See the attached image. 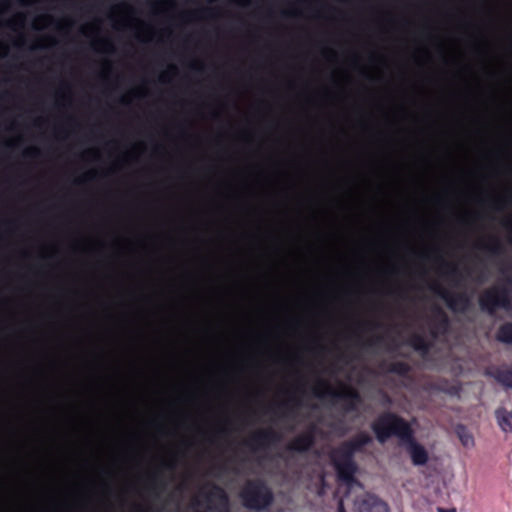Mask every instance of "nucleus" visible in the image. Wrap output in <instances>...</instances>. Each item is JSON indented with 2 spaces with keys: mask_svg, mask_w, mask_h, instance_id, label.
Here are the masks:
<instances>
[{
  "mask_svg": "<svg viewBox=\"0 0 512 512\" xmlns=\"http://www.w3.org/2000/svg\"><path fill=\"white\" fill-rule=\"evenodd\" d=\"M193 505H195V506H201V505H202V503H201L198 499H194V501H193Z\"/></svg>",
  "mask_w": 512,
  "mask_h": 512,
  "instance_id": "nucleus-28",
  "label": "nucleus"
},
{
  "mask_svg": "<svg viewBox=\"0 0 512 512\" xmlns=\"http://www.w3.org/2000/svg\"><path fill=\"white\" fill-rule=\"evenodd\" d=\"M408 345L411 346L415 351L426 354L429 352L431 348V344L427 339L421 334H412L408 341Z\"/></svg>",
  "mask_w": 512,
  "mask_h": 512,
  "instance_id": "nucleus-15",
  "label": "nucleus"
},
{
  "mask_svg": "<svg viewBox=\"0 0 512 512\" xmlns=\"http://www.w3.org/2000/svg\"><path fill=\"white\" fill-rule=\"evenodd\" d=\"M301 406V401L296 396H291L282 403H280L277 406V410H274V413L276 414L278 411H281L279 414V417L284 418L287 416L286 412L292 413L294 408H298Z\"/></svg>",
  "mask_w": 512,
  "mask_h": 512,
  "instance_id": "nucleus-17",
  "label": "nucleus"
},
{
  "mask_svg": "<svg viewBox=\"0 0 512 512\" xmlns=\"http://www.w3.org/2000/svg\"><path fill=\"white\" fill-rule=\"evenodd\" d=\"M165 482L163 480L162 474L160 472L155 473L150 482V488L155 493V495H158L159 492L163 491L165 489Z\"/></svg>",
  "mask_w": 512,
  "mask_h": 512,
  "instance_id": "nucleus-20",
  "label": "nucleus"
},
{
  "mask_svg": "<svg viewBox=\"0 0 512 512\" xmlns=\"http://www.w3.org/2000/svg\"><path fill=\"white\" fill-rule=\"evenodd\" d=\"M314 394L317 397H322L324 394H327L332 396L336 401L343 402V410L346 413L358 411L359 406L362 404V397L356 389L344 387L342 390L336 391L324 381H320L314 388Z\"/></svg>",
  "mask_w": 512,
  "mask_h": 512,
  "instance_id": "nucleus-5",
  "label": "nucleus"
},
{
  "mask_svg": "<svg viewBox=\"0 0 512 512\" xmlns=\"http://www.w3.org/2000/svg\"><path fill=\"white\" fill-rule=\"evenodd\" d=\"M39 154V150L35 147L29 148L24 152L25 157H35Z\"/></svg>",
  "mask_w": 512,
  "mask_h": 512,
  "instance_id": "nucleus-23",
  "label": "nucleus"
},
{
  "mask_svg": "<svg viewBox=\"0 0 512 512\" xmlns=\"http://www.w3.org/2000/svg\"><path fill=\"white\" fill-rule=\"evenodd\" d=\"M356 512H389L385 502L374 495H367L357 502Z\"/></svg>",
  "mask_w": 512,
  "mask_h": 512,
  "instance_id": "nucleus-11",
  "label": "nucleus"
},
{
  "mask_svg": "<svg viewBox=\"0 0 512 512\" xmlns=\"http://www.w3.org/2000/svg\"><path fill=\"white\" fill-rule=\"evenodd\" d=\"M370 428L381 444L396 437L400 446L405 447L409 452L414 465L420 466L427 463V451L416 441L412 426L402 416L392 411H384L372 421Z\"/></svg>",
  "mask_w": 512,
  "mask_h": 512,
  "instance_id": "nucleus-1",
  "label": "nucleus"
},
{
  "mask_svg": "<svg viewBox=\"0 0 512 512\" xmlns=\"http://www.w3.org/2000/svg\"><path fill=\"white\" fill-rule=\"evenodd\" d=\"M443 265L449 268L448 271H447V275L451 279H455V278L460 276V272H459L458 268L455 265H449L446 262H443Z\"/></svg>",
  "mask_w": 512,
  "mask_h": 512,
  "instance_id": "nucleus-22",
  "label": "nucleus"
},
{
  "mask_svg": "<svg viewBox=\"0 0 512 512\" xmlns=\"http://www.w3.org/2000/svg\"><path fill=\"white\" fill-rule=\"evenodd\" d=\"M242 505L251 511L267 510L274 502L271 487L261 478L247 479L239 492Z\"/></svg>",
  "mask_w": 512,
  "mask_h": 512,
  "instance_id": "nucleus-3",
  "label": "nucleus"
},
{
  "mask_svg": "<svg viewBox=\"0 0 512 512\" xmlns=\"http://www.w3.org/2000/svg\"><path fill=\"white\" fill-rule=\"evenodd\" d=\"M197 68H199V67L198 66H194V65L192 66V69H197Z\"/></svg>",
  "mask_w": 512,
  "mask_h": 512,
  "instance_id": "nucleus-31",
  "label": "nucleus"
},
{
  "mask_svg": "<svg viewBox=\"0 0 512 512\" xmlns=\"http://www.w3.org/2000/svg\"><path fill=\"white\" fill-rule=\"evenodd\" d=\"M281 440V434L272 428L259 429L244 441V445L251 451H260L270 448Z\"/></svg>",
  "mask_w": 512,
  "mask_h": 512,
  "instance_id": "nucleus-7",
  "label": "nucleus"
},
{
  "mask_svg": "<svg viewBox=\"0 0 512 512\" xmlns=\"http://www.w3.org/2000/svg\"><path fill=\"white\" fill-rule=\"evenodd\" d=\"M479 248L495 257L500 256L503 253V246L497 239H494L491 245H480Z\"/></svg>",
  "mask_w": 512,
  "mask_h": 512,
  "instance_id": "nucleus-21",
  "label": "nucleus"
},
{
  "mask_svg": "<svg viewBox=\"0 0 512 512\" xmlns=\"http://www.w3.org/2000/svg\"><path fill=\"white\" fill-rule=\"evenodd\" d=\"M382 338L378 337L376 340H371L367 342V345L371 346L374 345L376 342H379Z\"/></svg>",
  "mask_w": 512,
  "mask_h": 512,
  "instance_id": "nucleus-25",
  "label": "nucleus"
},
{
  "mask_svg": "<svg viewBox=\"0 0 512 512\" xmlns=\"http://www.w3.org/2000/svg\"><path fill=\"white\" fill-rule=\"evenodd\" d=\"M315 444V427L312 426L305 432L297 435L286 446L290 452L305 453L308 452Z\"/></svg>",
  "mask_w": 512,
  "mask_h": 512,
  "instance_id": "nucleus-9",
  "label": "nucleus"
},
{
  "mask_svg": "<svg viewBox=\"0 0 512 512\" xmlns=\"http://www.w3.org/2000/svg\"><path fill=\"white\" fill-rule=\"evenodd\" d=\"M343 443L352 453H362L365 451L366 446L373 443V437L366 431H359Z\"/></svg>",
  "mask_w": 512,
  "mask_h": 512,
  "instance_id": "nucleus-12",
  "label": "nucleus"
},
{
  "mask_svg": "<svg viewBox=\"0 0 512 512\" xmlns=\"http://www.w3.org/2000/svg\"><path fill=\"white\" fill-rule=\"evenodd\" d=\"M337 511H338V512H346L342 501H340V502L338 503Z\"/></svg>",
  "mask_w": 512,
  "mask_h": 512,
  "instance_id": "nucleus-24",
  "label": "nucleus"
},
{
  "mask_svg": "<svg viewBox=\"0 0 512 512\" xmlns=\"http://www.w3.org/2000/svg\"><path fill=\"white\" fill-rule=\"evenodd\" d=\"M208 12H211V10L204 9L201 11V13H208Z\"/></svg>",
  "mask_w": 512,
  "mask_h": 512,
  "instance_id": "nucleus-30",
  "label": "nucleus"
},
{
  "mask_svg": "<svg viewBox=\"0 0 512 512\" xmlns=\"http://www.w3.org/2000/svg\"><path fill=\"white\" fill-rule=\"evenodd\" d=\"M387 371L389 373L404 377L409 374V372L411 371V367L406 362L395 361V362H391L388 365Z\"/></svg>",
  "mask_w": 512,
  "mask_h": 512,
  "instance_id": "nucleus-19",
  "label": "nucleus"
},
{
  "mask_svg": "<svg viewBox=\"0 0 512 512\" xmlns=\"http://www.w3.org/2000/svg\"><path fill=\"white\" fill-rule=\"evenodd\" d=\"M431 288L454 312H464L470 306V299L466 293H451L439 284H434Z\"/></svg>",
  "mask_w": 512,
  "mask_h": 512,
  "instance_id": "nucleus-8",
  "label": "nucleus"
},
{
  "mask_svg": "<svg viewBox=\"0 0 512 512\" xmlns=\"http://www.w3.org/2000/svg\"><path fill=\"white\" fill-rule=\"evenodd\" d=\"M164 467L167 468V469H173L175 467V464L173 462L167 463V464L164 465Z\"/></svg>",
  "mask_w": 512,
  "mask_h": 512,
  "instance_id": "nucleus-26",
  "label": "nucleus"
},
{
  "mask_svg": "<svg viewBox=\"0 0 512 512\" xmlns=\"http://www.w3.org/2000/svg\"><path fill=\"white\" fill-rule=\"evenodd\" d=\"M200 494L207 502L205 510H196L194 512H229L228 496L223 488L215 483L206 484Z\"/></svg>",
  "mask_w": 512,
  "mask_h": 512,
  "instance_id": "nucleus-6",
  "label": "nucleus"
},
{
  "mask_svg": "<svg viewBox=\"0 0 512 512\" xmlns=\"http://www.w3.org/2000/svg\"><path fill=\"white\" fill-rule=\"evenodd\" d=\"M496 339L504 344H512V323L506 322L499 326Z\"/></svg>",
  "mask_w": 512,
  "mask_h": 512,
  "instance_id": "nucleus-18",
  "label": "nucleus"
},
{
  "mask_svg": "<svg viewBox=\"0 0 512 512\" xmlns=\"http://www.w3.org/2000/svg\"><path fill=\"white\" fill-rule=\"evenodd\" d=\"M455 433H456L459 441L465 448L474 447V445H475L474 437L465 425L458 424L455 427Z\"/></svg>",
  "mask_w": 512,
  "mask_h": 512,
  "instance_id": "nucleus-16",
  "label": "nucleus"
},
{
  "mask_svg": "<svg viewBox=\"0 0 512 512\" xmlns=\"http://www.w3.org/2000/svg\"><path fill=\"white\" fill-rule=\"evenodd\" d=\"M355 454L348 449L344 443L334 448L330 453L331 463L340 481L350 484L354 481L357 471V464L354 460Z\"/></svg>",
  "mask_w": 512,
  "mask_h": 512,
  "instance_id": "nucleus-4",
  "label": "nucleus"
},
{
  "mask_svg": "<svg viewBox=\"0 0 512 512\" xmlns=\"http://www.w3.org/2000/svg\"><path fill=\"white\" fill-rule=\"evenodd\" d=\"M486 375L493 377L498 383L506 388H512V365L495 367L486 372Z\"/></svg>",
  "mask_w": 512,
  "mask_h": 512,
  "instance_id": "nucleus-13",
  "label": "nucleus"
},
{
  "mask_svg": "<svg viewBox=\"0 0 512 512\" xmlns=\"http://www.w3.org/2000/svg\"><path fill=\"white\" fill-rule=\"evenodd\" d=\"M439 512H456L454 509H444V508H438Z\"/></svg>",
  "mask_w": 512,
  "mask_h": 512,
  "instance_id": "nucleus-27",
  "label": "nucleus"
},
{
  "mask_svg": "<svg viewBox=\"0 0 512 512\" xmlns=\"http://www.w3.org/2000/svg\"><path fill=\"white\" fill-rule=\"evenodd\" d=\"M503 273H512V265L502 269ZM482 312L494 316L498 309L512 311V276L506 277L504 283L485 289L478 298Z\"/></svg>",
  "mask_w": 512,
  "mask_h": 512,
  "instance_id": "nucleus-2",
  "label": "nucleus"
},
{
  "mask_svg": "<svg viewBox=\"0 0 512 512\" xmlns=\"http://www.w3.org/2000/svg\"><path fill=\"white\" fill-rule=\"evenodd\" d=\"M495 418L500 429L505 433H512V410L504 407L495 410Z\"/></svg>",
  "mask_w": 512,
  "mask_h": 512,
  "instance_id": "nucleus-14",
  "label": "nucleus"
},
{
  "mask_svg": "<svg viewBox=\"0 0 512 512\" xmlns=\"http://www.w3.org/2000/svg\"><path fill=\"white\" fill-rule=\"evenodd\" d=\"M430 323V333L436 338L438 335L445 334L448 331L450 320L446 312L441 307L435 306Z\"/></svg>",
  "mask_w": 512,
  "mask_h": 512,
  "instance_id": "nucleus-10",
  "label": "nucleus"
},
{
  "mask_svg": "<svg viewBox=\"0 0 512 512\" xmlns=\"http://www.w3.org/2000/svg\"><path fill=\"white\" fill-rule=\"evenodd\" d=\"M137 512H148L147 510H144L142 507L137 508Z\"/></svg>",
  "mask_w": 512,
  "mask_h": 512,
  "instance_id": "nucleus-29",
  "label": "nucleus"
}]
</instances>
